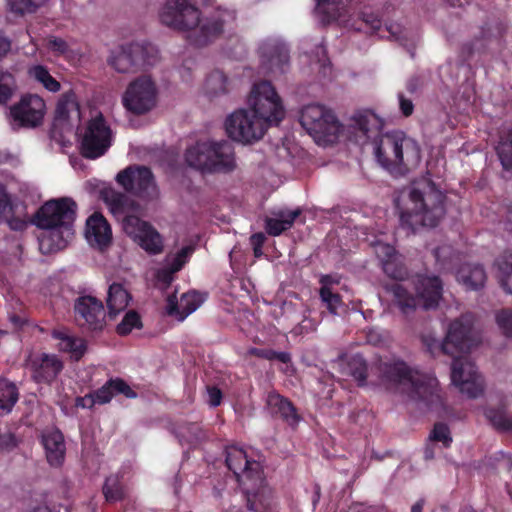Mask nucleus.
<instances>
[{
	"instance_id": "1",
	"label": "nucleus",
	"mask_w": 512,
	"mask_h": 512,
	"mask_svg": "<svg viewBox=\"0 0 512 512\" xmlns=\"http://www.w3.org/2000/svg\"><path fill=\"white\" fill-rule=\"evenodd\" d=\"M159 18L168 27L189 32V42L202 47L219 37L224 27L235 21L236 13L234 10L218 7L201 20L199 9L189 0H167Z\"/></svg>"
},
{
	"instance_id": "2",
	"label": "nucleus",
	"mask_w": 512,
	"mask_h": 512,
	"mask_svg": "<svg viewBox=\"0 0 512 512\" xmlns=\"http://www.w3.org/2000/svg\"><path fill=\"white\" fill-rule=\"evenodd\" d=\"M445 198L430 179L413 181L395 200L401 226L412 233L421 227H436L445 215Z\"/></svg>"
},
{
	"instance_id": "3",
	"label": "nucleus",
	"mask_w": 512,
	"mask_h": 512,
	"mask_svg": "<svg viewBox=\"0 0 512 512\" xmlns=\"http://www.w3.org/2000/svg\"><path fill=\"white\" fill-rule=\"evenodd\" d=\"M100 194L114 216H123V230L134 242L150 254H158L163 250V240L157 230L138 216L128 214L130 209L138 207L134 201L112 187L102 189Z\"/></svg>"
},
{
	"instance_id": "4",
	"label": "nucleus",
	"mask_w": 512,
	"mask_h": 512,
	"mask_svg": "<svg viewBox=\"0 0 512 512\" xmlns=\"http://www.w3.org/2000/svg\"><path fill=\"white\" fill-rule=\"evenodd\" d=\"M381 372L385 382L395 386L410 400L422 402L429 407L442 403L435 377L412 369L403 361L383 363Z\"/></svg>"
},
{
	"instance_id": "5",
	"label": "nucleus",
	"mask_w": 512,
	"mask_h": 512,
	"mask_svg": "<svg viewBox=\"0 0 512 512\" xmlns=\"http://www.w3.org/2000/svg\"><path fill=\"white\" fill-rule=\"evenodd\" d=\"M225 461L248 498L249 510L263 512L265 507H268V488L265 485L261 464L249 459L247 453L237 446L226 448Z\"/></svg>"
},
{
	"instance_id": "6",
	"label": "nucleus",
	"mask_w": 512,
	"mask_h": 512,
	"mask_svg": "<svg viewBox=\"0 0 512 512\" xmlns=\"http://www.w3.org/2000/svg\"><path fill=\"white\" fill-rule=\"evenodd\" d=\"M372 144L376 161L388 171L415 168L421 161L420 146L402 132L381 134Z\"/></svg>"
},
{
	"instance_id": "7",
	"label": "nucleus",
	"mask_w": 512,
	"mask_h": 512,
	"mask_svg": "<svg viewBox=\"0 0 512 512\" xmlns=\"http://www.w3.org/2000/svg\"><path fill=\"white\" fill-rule=\"evenodd\" d=\"M300 123L319 145L334 143L342 127L332 110L318 104L302 109Z\"/></svg>"
},
{
	"instance_id": "8",
	"label": "nucleus",
	"mask_w": 512,
	"mask_h": 512,
	"mask_svg": "<svg viewBox=\"0 0 512 512\" xmlns=\"http://www.w3.org/2000/svg\"><path fill=\"white\" fill-rule=\"evenodd\" d=\"M158 51L150 44L129 43L110 52L107 63L118 73H137L154 66Z\"/></svg>"
},
{
	"instance_id": "9",
	"label": "nucleus",
	"mask_w": 512,
	"mask_h": 512,
	"mask_svg": "<svg viewBox=\"0 0 512 512\" xmlns=\"http://www.w3.org/2000/svg\"><path fill=\"white\" fill-rule=\"evenodd\" d=\"M248 106L251 112L263 121L266 130L269 126L278 125L285 117L281 98L269 81L253 85L248 96Z\"/></svg>"
},
{
	"instance_id": "10",
	"label": "nucleus",
	"mask_w": 512,
	"mask_h": 512,
	"mask_svg": "<svg viewBox=\"0 0 512 512\" xmlns=\"http://www.w3.org/2000/svg\"><path fill=\"white\" fill-rule=\"evenodd\" d=\"M113 131L101 112L89 119L81 133L80 151L86 159L103 156L113 142Z\"/></svg>"
},
{
	"instance_id": "11",
	"label": "nucleus",
	"mask_w": 512,
	"mask_h": 512,
	"mask_svg": "<svg viewBox=\"0 0 512 512\" xmlns=\"http://www.w3.org/2000/svg\"><path fill=\"white\" fill-rule=\"evenodd\" d=\"M116 182L127 192L143 200H156L159 188L150 168L142 165H130L119 171Z\"/></svg>"
},
{
	"instance_id": "12",
	"label": "nucleus",
	"mask_w": 512,
	"mask_h": 512,
	"mask_svg": "<svg viewBox=\"0 0 512 512\" xmlns=\"http://www.w3.org/2000/svg\"><path fill=\"white\" fill-rule=\"evenodd\" d=\"M46 103L37 94H24L9 107L8 119L12 129H35L44 122Z\"/></svg>"
},
{
	"instance_id": "13",
	"label": "nucleus",
	"mask_w": 512,
	"mask_h": 512,
	"mask_svg": "<svg viewBox=\"0 0 512 512\" xmlns=\"http://www.w3.org/2000/svg\"><path fill=\"white\" fill-rule=\"evenodd\" d=\"M158 90L155 81L148 75H142L127 86L122 104L134 115H144L157 104Z\"/></svg>"
},
{
	"instance_id": "14",
	"label": "nucleus",
	"mask_w": 512,
	"mask_h": 512,
	"mask_svg": "<svg viewBox=\"0 0 512 512\" xmlns=\"http://www.w3.org/2000/svg\"><path fill=\"white\" fill-rule=\"evenodd\" d=\"M225 129L232 140L244 144L260 140L266 132L263 121L243 108L234 111L226 118Z\"/></svg>"
},
{
	"instance_id": "15",
	"label": "nucleus",
	"mask_w": 512,
	"mask_h": 512,
	"mask_svg": "<svg viewBox=\"0 0 512 512\" xmlns=\"http://www.w3.org/2000/svg\"><path fill=\"white\" fill-rule=\"evenodd\" d=\"M451 381L462 394L469 398H478L484 392V381L468 357L458 354L452 356Z\"/></svg>"
},
{
	"instance_id": "16",
	"label": "nucleus",
	"mask_w": 512,
	"mask_h": 512,
	"mask_svg": "<svg viewBox=\"0 0 512 512\" xmlns=\"http://www.w3.org/2000/svg\"><path fill=\"white\" fill-rule=\"evenodd\" d=\"M77 204L71 198L52 199L44 203L35 214L37 227H60L73 225Z\"/></svg>"
},
{
	"instance_id": "17",
	"label": "nucleus",
	"mask_w": 512,
	"mask_h": 512,
	"mask_svg": "<svg viewBox=\"0 0 512 512\" xmlns=\"http://www.w3.org/2000/svg\"><path fill=\"white\" fill-rule=\"evenodd\" d=\"M473 316L464 314L455 319L448 328L447 334L441 343L442 352L454 356L467 353L472 345Z\"/></svg>"
},
{
	"instance_id": "18",
	"label": "nucleus",
	"mask_w": 512,
	"mask_h": 512,
	"mask_svg": "<svg viewBox=\"0 0 512 512\" xmlns=\"http://www.w3.org/2000/svg\"><path fill=\"white\" fill-rule=\"evenodd\" d=\"M75 315L80 326L90 331H100L105 326L106 313L103 303L93 296H81L74 305Z\"/></svg>"
},
{
	"instance_id": "19",
	"label": "nucleus",
	"mask_w": 512,
	"mask_h": 512,
	"mask_svg": "<svg viewBox=\"0 0 512 512\" xmlns=\"http://www.w3.org/2000/svg\"><path fill=\"white\" fill-rule=\"evenodd\" d=\"M81 122L80 103L76 93L70 89L60 95L54 114V125L65 131L78 128Z\"/></svg>"
},
{
	"instance_id": "20",
	"label": "nucleus",
	"mask_w": 512,
	"mask_h": 512,
	"mask_svg": "<svg viewBox=\"0 0 512 512\" xmlns=\"http://www.w3.org/2000/svg\"><path fill=\"white\" fill-rule=\"evenodd\" d=\"M262 64L272 73H284L289 66V54L285 44L276 39L264 41L259 48Z\"/></svg>"
},
{
	"instance_id": "21",
	"label": "nucleus",
	"mask_w": 512,
	"mask_h": 512,
	"mask_svg": "<svg viewBox=\"0 0 512 512\" xmlns=\"http://www.w3.org/2000/svg\"><path fill=\"white\" fill-rule=\"evenodd\" d=\"M27 365L37 383H51L64 367L57 355L47 353L31 358Z\"/></svg>"
},
{
	"instance_id": "22",
	"label": "nucleus",
	"mask_w": 512,
	"mask_h": 512,
	"mask_svg": "<svg viewBox=\"0 0 512 512\" xmlns=\"http://www.w3.org/2000/svg\"><path fill=\"white\" fill-rule=\"evenodd\" d=\"M39 249L42 254H51L64 249L74 235L73 225L60 227H39Z\"/></svg>"
},
{
	"instance_id": "23",
	"label": "nucleus",
	"mask_w": 512,
	"mask_h": 512,
	"mask_svg": "<svg viewBox=\"0 0 512 512\" xmlns=\"http://www.w3.org/2000/svg\"><path fill=\"white\" fill-rule=\"evenodd\" d=\"M415 288L422 307L425 310L436 309L442 299L443 284L435 275H419L415 282Z\"/></svg>"
},
{
	"instance_id": "24",
	"label": "nucleus",
	"mask_w": 512,
	"mask_h": 512,
	"mask_svg": "<svg viewBox=\"0 0 512 512\" xmlns=\"http://www.w3.org/2000/svg\"><path fill=\"white\" fill-rule=\"evenodd\" d=\"M210 158L213 174L231 173L237 167L234 146L227 140H210Z\"/></svg>"
},
{
	"instance_id": "25",
	"label": "nucleus",
	"mask_w": 512,
	"mask_h": 512,
	"mask_svg": "<svg viewBox=\"0 0 512 512\" xmlns=\"http://www.w3.org/2000/svg\"><path fill=\"white\" fill-rule=\"evenodd\" d=\"M206 294L197 291H189L182 294L178 301L175 294L168 296L166 311L170 316L183 321L188 315L196 311L205 301Z\"/></svg>"
},
{
	"instance_id": "26",
	"label": "nucleus",
	"mask_w": 512,
	"mask_h": 512,
	"mask_svg": "<svg viewBox=\"0 0 512 512\" xmlns=\"http://www.w3.org/2000/svg\"><path fill=\"white\" fill-rule=\"evenodd\" d=\"M85 236L91 245L107 246L112 239L109 223L99 212H94L86 221Z\"/></svg>"
},
{
	"instance_id": "27",
	"label": "nucleus",
	"mask_w": 512,
	"mask_h": 512,
	"mask_svg": "<svg viewBox=\"0 0 512 512\" xmlns=\"http://www.w3.org/2000/svg\"><path fill=\"white\" fill-rule=\"evenodd\" d=\"M42 444L48 463L53 467H60L66 454L63 434L57 429L47 430L42 434Z\"/></svg>"
},
{
	"instance_id": "28",
	"label": "nucleus",
	"mask_w": 512,
	"mask_h": 512,
	"mask_svg": "<svg viewBox=\"0 0 512 512\" xmlns=\"http://www.w3.org/2000/svg\"><path fill=\"white\" fill-rule=\"evenodd\" d=\"M351 120L353 121L352 126L366 138L365 143L369 140L373 141L381 135L383 121L373 111L359 110L355 112Z\"/></svg>"
},
{
	"instance_id": "29",
	"label": "nucleus",
	"mask_w": 512,
	"mask_h": 512,
	"mask_svg": "<svg viewBox=\"0 0 512 512\" xmlns=\"http://www.w3.org/2000/svg\"><path fill=\"white\" fill-rule=\"evenodd\" d=\"M186 164L202 173L213 174L210 158V140L198 141L185 151Z\"/></svg>"
},
{
	"instance_id": "30",
	"label": "nucleus",
	"mask_w": 512,
	"mask_h": 512,
	"mask_svg": "<svg viewBox=\"0 0 512 512\" xmlns=\"http://www.w3.org/2000/svg\"><path fill=\"white\" fill-rule=\"evenodd\" d=\"M301 213L302 210L300 208L294 210L279 209L273 211L272 217H266L264 220L267 234L275 237L289 230Z\"/></svg>"
},
{
	"instance_id": "31",
	"label": "nucleus",
	"mask_w": 512,
	"mask_h": 512,
	"mask_svg": "<svg viewBox=\"0 0 512 512\" xmlns=\"http://www.w3.org/2000/svg\"><path fill=\"white\" fill-rule=\"evenodd\" d=\"M266 404L272 414L280 416L289 425L295 426L300 421V417L292 402L279 393L275 391L269 392Z\"/></svg>"
},
{
	"instance_id": "32",
	"label": "nucleus",
	"mask_w": 512,
	"mask_h": 512,
	"mask_svg": "<svg viewBox=\"0 0 512 512\" xmlns=\"http://www.w3.org/2000/svg\"><path fill=\"white\" fill-rule=\"evenodd\" d=\"M52 337L59 341V350L69 353L75 361L80 360L86 353L87 344L83 338L75 337L66 330H53Z\"/></svg>"
},
{
	"instance_id": "33",
	"label": "nucleus",
	"mask_w": 512,
	"mask_h": 512,
	"mask_svg": "<svg viewBox=\"0 0 512 512\" xmlns=\"http://www.w3.org/2000/svg\"><path fill=\"white\" fill-rule=\"evenodd\" d=\"M387 291L393 296L392 302L403 316L409 317L414 314L419 305V301L402 284H392L387 287Z\"/></svg>"
},
{
	"instance_id": "34",
	"label": "nucleus",
	"mask_w": 512,
	"mask_h": 512,
	"mask_svg": "<svg viewBox=\"0 0 512 512\" xmlns=\"http://www.w3.org/2000/svg\"><path fill=\"white\" fill-rule=\"evenodd\" d=\"M456 278L467 289L478 290L485 284L486 273L479 264L464 263L457 270Z\"/></svg>"
},
{
	"instance_id": "35",
	"label": "nucleus",
	"mask_w": 512,
	"mask_h": 512,
	"mask_svg": "<svg viewBox=\"0 0 512 512\" xmlns=\"http://www.w3.org/2000/svg\"><path fill=\"white\" fill-rule=\"evenodd\" d=\"M130 300L131 296L122 284H111L109 286L106 299L109 317L114 318L120 312L124 311Z\"/></svg>"
},
{
	"instance_id": "36",
	"label": "nucleus",
	"mask_w": 512,
	"mask_h": 512,
	"mask_svg": "<svg viewBox=\"0 0 512 512\" xmlns=\"http://www.w3.org/2000/svg\"><path fill=\"white\" fill-rule=\"evenodd\" d=\"M174 433L182 445L186 444L189 447L196 446L206 438L205 432L196 422L179 423L175 427Z\"/></svg>"
},
{
	"instance_id": "37",
	"label": "nucleus",
	"mask_w": 512,
	"mask_h": 512,
	"mask_svg": "<svg viewBox=\"0 0 512 512\" xmlns=\"http://www.w3.org/2000/svg\"><path fill=\"white\" fill-rule=\"evenodd\" d=\"M377 253H383L387 257L382 260V268L385 274L393 279H403L406 276V269L398 263L395 257V249L392 246L379 244L377 247Z\"/></svg>"
},
{
	"instance_id": "38",
	"label": "nucleus",
	"mask_w": 512,
	"mask_h": 512,
	"mask_svg": "<svg viewBox=\"0 0 512 512\" xmlns=\"http://www.w3.org/2000/svg\"><path fill=\"white\" fill-rule=\"evenodd\" d=\"M12 210L11 199L4 186L0 185V222L5 220L10 229L14 231L24 230L27 227V221L20 217L9 218L8 216L12 213Z\"/></svg>"
},
{
	"instance_id": "39",
	"label": "nucleus",
	"mask_w": 512,
	"mask_h": 512,
	"mask_svg": "<svg viewBox=\"0 0 512 512\" xmlns=\"http://www.w3.org/2000/svg\"><path fill=\"white\" fill-rule=\"evenodd\" d=\"M204 91L210 98L225 95L229 91L227 76L220 70L211 72L205 81Z\"/></svg>"
},
{
	"instance_id": "40",
	"label": "nucleus",
	"mask_w": 512,
	"mask_h": 512,
	"mask_svg": "<svg viewBox=\"0 0 512 512\" xmlns=\"http://www.w3.org/2000/svg\"><path fill=\"white\" fill-rule=\"evenodd\" d=\"M341 10V0H317L315 9L319 21L326 25L338 19Z\"/></svg>"
},
{
	"instance_id": "41",
	"label": "nucleus",
	"mask_w": 512,
	"mask_h": 512,
	"mask_svg": "<svg viewBox=\"0 0 512 512\" xmlns=\"http://www.w3.org/2000/svg\"><path fill=\"white\" fill-rule=\"evenodd\" d=\"M18 401V390L14 383L0 379V413H9Z\"/></svg>"
},
{
	"instance_id": "42",
	"label": "nucleus",
	"mask_w": 512,
	"mask_h": 512,
	"mask_svg": "<svg viewBox=\"0 0 512 512\" xmlns=\"http://www.w3.org/2000/svg\"><path fill=\"white\" fill-rule=\"evenodd\" d=\"M499 281L508 294H512V251L505 252L497 259Z\"/></svg>"
},
{
	"instance_id": "43",
	"label": "nucleus",
	"mask_w": 512,
	"mask_h": 512,
	"mask_svg": "<svg viewBox=\"0 0 512 512\" xmlns=\"http://www.w3.org/2000/svg\"><path fill=\"white\" fill-rule=\"evenodd\" d=\"M28 74L31 78L41 83L49 92L56 93L60 90V83L50 74L43 65H35L29 68Z\"/></svg>"
},
{
	"instance_id": "44",
	"label": "nucleus",
	"mask_w": 512,
	"mask_h": 512,
	"mask_svg": "<svg viewBox=\"0 0 512 512\" xmlns=\"http://www.w3.org/2000/svg\"><path fill=\"white\" fill-rule=\"evenodd\" d=\"M347 365L349 374L359 385H365L368 376V365L364 357L360 354H355L350 357Z\"/></svg>"
},
{
	"instance_id": "45",
	"label": "nucleus",
	"mask_w": 512,
	"mask_h": 512,
	"mask_svg": "<svg viewBox=\"0 0 512 512\" xmlns=\"http://www.w3.org/2000/svg\"><path fill=\"white\" fill-rule=\"evenodd\" d=\"M496 151L502 167L505 170H512V129L501 137Z\"/></svg>"
},
{
	"instance_id": "46",
	"label": "nucleus",
	"mask_w": 512,
	"mask_h": 512,
	"mask_svg": "<svg viewBox=\"0 0 512 512\" xmlns=\"http://www.w3.org/2000/svg\"><path fill=\"white\" fill-rule=\"evenodd\" d=\"M17 90L15 77L8 71L0 70V105L7 104Z\"/></svg>"
},
{
	"instance_id": "47",
	"label": "nucleus",
	"mask_w": 512,
	"mask_h": 512,
	"mask_svg": "<svg viewBox=\"0 0 512 512\" xmlns=\"http://www.w3.org/2000/svg\"><path fill=\"white\" fill-rule=\"evenodd\" d=\"M48 0H7L9 10L18 15L31 14L44 6Z\"/></svg>"
},
{
	"instance_id": "48",
	"label": "nucleus",
	"mask_w": 512,
	"mask_h": 512,
	"mask_svg": "<svg viewBox=\"0 0 512 512\" xmlns=\"http://www.w3.org/2000/svg\"><path fill=\"white\" fill-rule=\"evenodd\" d=\"M103 494L108 502H116L124 497V489L118 475H110L103 486Z\"/></svg>"
},
{
	"instance_id": "49",
	"label": "nucleus",
	"mask_w": 512,
	"mask_h": 512,
	"mask_svg": "<svg viewBox=\"0 0 512 512\" xmlns=\"http://www.w3.org/2000/svg\"><path fill=\"white\" fill-rule=\"evenodd\" d=\"M141 327L142 322L139 314L134 310H130L124 315L122 321L117 325L116 332L121 336H125L134 328L139 329Z\"/></svg>"
},
{
	"instance_id": "50",
	"label": "nucleus",
	"mask_w": 512,
	"mask_h": 512,
	"mask_svg": "<svg viewBox=\"0 0 512 512\" xmlns=\"http://www.w3.org/2000/svg\"><path fill=\"white\" fill-rule=\"evenodd\" d=\"M320 298L331 314H337L338 308L342 305L341 296L334 293L330 287L324 284L319 290Z\"/></svg>"
},
{
	"instance_id": "51",
	"label": "nucleus",
	"mask_w": 512,
	"mask_h": 512,
	"mask_svg": "<svg viewBox=\"0 0 512 512\" xmlns=\"http://www.w3.org/2000/svg\"><path fill=\"white\" fill-rule=\"evenodd\" d=\"M429 439L435 442H441L445 448L449 447L452 442L449 427L444 423H436L429 435Z\"/></svg>"
},
{
	"instance_id": "52",
	"label": "nucleus",
	"mask_w": 512,
	"mask_h": 512,
	"mask_svg": "<svg viewBox=\"0 0 512 512\" xmlns=\"http://www.w3.org/2000/svg\"><path fill=\"white\" fill-rule=\"evenodd\" d=\"M496 323L506 337H512V310L503 309L497 312Z\"/></svg>"
},
{
	"instance_id": "53",
	"label": "nucleus",
	"mask_w": 512,
	"mask_h": 512,
	"mask_svg": "<svg viewBox=\"0 0 512 512\" xmlns=\"http://www.w3.org/2000/svg\"><path fill=\"white\" fill-rule=\"evenodd\" d=\"M94 404H106L111 401L114 396L110 380L107 381L101 388L96 390L93 394Z\"/></svg>"
},
{
	"instance_id": "54",
	"label": "nucleus",
	"mask_w": 512,
	"mask_h": 512,
	"mask_svg": "<svg viewBox=\"0 0 512 512\" xmlns=\"http://www.w3.org/2000/svg\"><path fill=\"white\" fill-rule=\"evenodd\" d=\"M114 395L123 394L126 398L134 399L137 397L136 392L121 378L110 379Z\"/></svg>"
},
{
	"instance_id": "55",
	"label": "nucleus",
	"mask_w": 512,
	"mask_h": 512,
	"mask_svg": "<svg viewBox=\"0 0 512 512\" xmlns=\"http://www.w3.org/2000/svg\"><path fill=\"white\" fill-rule=\"evenodd\" d=\"M494 459L498 470L512 473V455L499 452L495 455Z\"/></svg>"
},
{
	"instance_id": "56",
	"label": "nucleus",
	"mask_w": 512,
	"mask_h": 512,
	"mask_svg": "<svg viewBox=\"0 0 512 512\" xmlns=\"http://www.w3.org/2000/svg\"><path fill=\"white\" fill-rule=\"evenodd\" d=\"M18 442L12 433H0V453L9 452L17 446Z\"/></svg>"
},
{
	"instance_id": "57",
	"label": "nucleus",
	"mask_w": 512,
	"mask_h": 512,
	"mask_svg": "<svg viewBox=\"0 0 512 512\" xmlns=\"http://www.w3.org/2000/svg\"><path fill=\"white\" fill-rule=\"evenodd\" d=\"M265 240L266 237L262 232L251 235L250 243L253 247V253L256 258H259L263 255L262 246Z\"/></svg>"
},
{
	"instance_id": "58",
	"label": "nucleus",
	"mask_w": 512,
	"mask_h": 512,
	"mask_svg": "<svg viewBox=\"0 0 512 512\" xmlns=\"http://www.w3.org/2000/svg\"><path fill=\"white\" fill-rule=\"evenodd\" d=\"M493 425L501 430H512V415L505 416L503 414H497L492 419Z\"/></svg>"
},
{
	"instance_id": "59",
	"label": "nucleus",
	"mask_w": 512,
	"mask_h": 512,
	"mask_svg": "<svg viewBox=\"0 0 512 512\" xmlns=\"http://www.w3.org/2000/svg\"><path fill=\"white\" fill-rule=\"evenodd\" d=\"M207 394H208V404L212 407H217L220 405L222 400V392L219 388L213 386V387H207Z\"/></svg>"
},
{
	"instance_id": "60",
	"label": "nucleus",
	"mask_w": 512,
	"mask_h": 512,
	"mask_svg": "<svg viewBox=\"0 0 512 512\" xmlns=\"http://www.w3.org/2000/svg\"><path fill=\"white\" fill-rule=\"evenodd\" d=\"M398 98L402 114L406 117L412 115L414 111L413 102L410 99L406 98L403 94H399Z\"/></svg>"
},
{
	"instance_id": "61",
	"label": "nucleus",
	"mask_w": 512,
	"mask_h": 512,
	"mask_svg": "<svg viewBox=\"0 0 512 512\" xmlns=\"http://www.w3.org/2000/svg\"><path fill=\"white\" fill-rule=\"evenodd\" d=\"M48 45L50 49L60 53H65L68 50L66 41L61 38L53 37L49 39Z\"/></svg>"
},
{
	"instance_id": "62",
	"label": "nucleus",
	"mask_w": 512,
	"mask_h": 512,
	"mask_svg": "<svg viewBox=\"0 0 512 512\" xmlns=\"http://www.w3.org/2000/svg\"><path fill=\"white\" fill-rule=\"evenodd\" d=\"M174 272L169 268H162L157 272V280L165 285H169L173 281Z\"/></svg>"
},
{
	"instance_id": "63",
	"label": "nucleus",
	"mask_w": 512,
	"mask_h": 512,
	"mask_svg": "<svg viewBox=\"0 0 512 512\" xmlns=\"http://www.w3.org/2000/svg\"><path fill=\"white\" fill-rule=\"evenodd\" d=\"M248 354L251 356H256L258 358L272 361L273 350L272 349L250 348L248 350Z\"/></svg>"
},
{
	"instance_id": "64",
	"label": "nucleus",
	"mask_w": 512,
	"mask_h": 512,
	"mask_svg": "<svg viewBox=\"0 0 512 512\" xmlns=\"http://www.w3.org/2000/svg\"><path fill=\"white\" fill-rule=\"evenodd\" d=\"M423 342L427 347V350L432 354L435 355L437 351H441V344L432 337H423Z\"/></svg>"
}]
</instances>
